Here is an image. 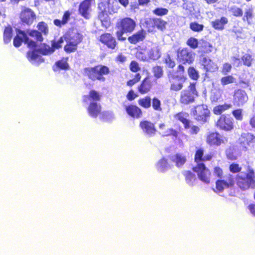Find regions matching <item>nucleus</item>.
I'll list each match as a JSON object with an SVG mask.
<instances>
[{
    "label": "nucleus",
    "instance_id": "38",
    "mask_svg": "<svg viewBox=\"0 0 255 255\" xmlns=\"http://www.w3.org/2000/svg\"><path fill=\"white\" fill-rule=\"evenodd\" d=\"M139 106L144 109H148L151 107V98L149 96L146 95L139 98L137 101Z\"/></svg>",
    "mask_w": 255,
    "mask_h": 255
},
{
    "label": "nucleus",
    "instance_id": "23",
    "mask_svg": "<svg viewBox=\"0 0 255 255\" xmlns=\"http://www.w3.org/2000/svg\"><path fill=\"white\" fill-rule=\"evenodd\" d=\"M152 88V81L149 76L144 78L137 87V91L141 95L148 93Z\"/></svg>",
    "mask_w": 255,
    "mask_h": 255
},
{
    "label": "nucleus",
    "instance_id": "2",
    "mask_svg": "<svg viewBox=\"0 0 255 255\" xmlns=\"http://www.w3.org/2000/svg\"><path fill=\"white\" fill-rule=\"evenodd\" d=\"M84 75L92 81L96 80L105 82L104 75L110 73L109 68L103 65H97L93 67H86L83 69Z\"/></svg>",
    "mask_w": 255,
    "mask_h": 255
},
{
    "label": "nucleus",
    "instance_id": "54",
    "mask_svg": "<svg viewBox=\"0 0 255 255\" xmlns=\"http://www.w3.org/2000/svg\"><path fill=\"white\" fill-rule=\"evenodd\" d=\"M204 25L198 23L197 22H192L189 24L190 28L194 32H199L202 31L204 29Z\"/></svg>",
    "mask_w": 255,
    "mask_h": 255
},
{
    "label": "nucleus",
    "instance_id": "60",
    "mask_svg": "<svg viewBox=\"0 0 255 255\" xmlns=\"http://www.w3.org/2000/svg\"><path fill=\"white\" fill-rule=\"evenodd\" d=\"M234 117L237 121H242L243 119V116L242 114V109H237L234 110L232 112Z\"/></svg>",
    "mask_w": 255,
    "mask_h": 255
},
{
    "label": "nucleus",
    "instance_id": "13",
    "mask_svg": "<svg viewBox=\"0 0 255 255\" xmlns=\"http://www.w3.org/2000/svg\"><path fill=\"white\" fill-rule=\"evenodd\" d=\"M37 27L38 30H28L27 31V33L29 36L35 38L36 41L41 42L43 40L42 34L46 35L48 33V27L45 22L41 21L38 23Z\"/></svg>",
    "mask_w": 255,
    "mask_h": 255
},
{
    "label": "nucleus",
    "instance_id": "64",
    "mask_svg": "<svg viewBox=\"0 0 255 255\" xmlns=\"http://www.w3.org/2000/svg\"><path fill=\"white\" fill-rule=\"evenodd\" d=\"M38 57L35 50L29 51L27 52V57L29 60H36Z\"/></svg>",
    "mask_w": 255,
    "mask_h": 255
},
{
    "label": "nucleus",
    "instance_id": "25",
    "mask_svg": "<svg viewBox=\"0 0 255 255\" xmlns=\"http://www.w3.org/2000/svg\"><path fill=\"white\" fill-rule=\"evenodd\" d=\"M146 31L143 29H141L135 33L128 37V40L131 44H136L137 43L143 41L146 37Z\"/></svg>",
    "mask_w": 255,
    "mask_h": 255
},
{
    "label": "nucleus",
    "instance_id": "33",
    "mask_svg": "<svg viewBox=\"0 0 255 255\" xmlns=\"http://www.w3.org/2000/svg\"><path fill=\"white\" fill-rule=\"evenodd\" d=\"M228 22V19L225 16H222L220 19H216L211 22L212 27L216 30H222L225 28V25Z\"/></svg>",
    "mask_w": 255,
    "mask_h": 255
},
{
    "label": "nucleus",
    "instance_id": "34",
    "mask_svg": "<svg viewBox=\"0 0 255 255\" xmlns=\"http://www.w3.org/2000/svg\"><path fill=\"white\" fill-rule=\"evenodd\" d=\"M171 159L178 168L182 167L187 161L186 156L180 153L175 154L172 156Z\"/></svg>",
    "mask_w": 255,
    "mask_h": 255
},
{
    "label": "nucleus",
    "instance_id": "31",
    "mask_svg": "<svg viewBox=\"0 0 255 255\" xmlns=\"http://www.w3.org/2000/svg\"><path fill=\"white\" fill-rule=\"evenodd\" d=\"M202 65L206 72H215L218 70L217 65L212 60L203 58L202 60Z\"/></svg>",
    "mask_w": 255,
    "mask_h": 255
},
{
    "label": "nucleus",
    "instance_id": "39",
    "mask_svg": "<svg viewBox=\"0 0 255 255\" xmlns=\"http://www.w3.org/2000/svg\"><path fill=\"white\" fill-rule=\"evenodd\" d=\"M71 13L69 11L67 10L64 12L62 16V20L58 19H54L53 21L54 24L58 27H61L62 25L66 24L70 19Z\"/></svg>",
    "mask_w": 255,
    "mask_h": 255
},
{
    "label": "nucleus",
    "instance_id": "14",
    "mask_svg": "<svg viewBox=\"0 0 255 255\" xmlns=\"http://www.w3.org/2000/svg\"><path fill=\"white\" fill-rule=\"evenodd\" d=\"M177 60L182 64H191L194 61V58L192 53L188 48H179L176 51Z\"/></svg>",
    "mask_w": 255,
    "mask_h": 255
},
{
    "label": "nucleus",
    "instance_id": "59",
    "mask_svg": "<svg viewBox=\"0 0 255 255\" xmlns=\"http://www.w3.org/2000/svg\"><path fill=\"white\" fill-rule=\"evenodd\" d=\"M129 70L134 73H137L140 70V68L139 64L136 61L132 60L130 62L129 65Z\"/></svg>",
    "mask_w": 255,
    "mask_h": 255
},
{
    "label": "nucleus",
    "instance_id": "17",
    "mask_svg": "<svg viewBox=\"0 0 255 255\" xmlns=\"http://www.w3.org/2000/svg\"><path fill=\"white\" fill-rule=\"evenodd\" d=\"M95 0H83L78 6V13L85 19H89L92 7L95 4Z\"/></svg>",
    "mask_w": 255,
    "mask_h": 255
},
{
    "label": "nucleus",
    "instance_id": "18",
    "mask_svg": "<svg viewBox=\"0 0 255 255\" xmlns=\"http://www.w3.org/2000/svg\"><path fill=\"white\" fill-rule=\"evenodd\" d=\"M19 18L22 23L30 25L36 19V16L32 9L23 7L19 13Z\"/></svg>",
    "mask_w": 255,
    "mask_h": 255
},
{
    "label": "nucleus",
    "instance_id": "36",
    "mask_svg": "<svg viewBox=\"0 0 255 255\" xmlns=\"http://www.w3.org/2000/svg\"><path fill=\"white\" fill-rule=\"evenodd\" d=\"M232 106L231 104L225 103L218 105L213 108V112L215 115H221L226 111L231 109Z\"/></svg>",
    "mask_w": 255,
    "mask_h": 255
},
{
    "label": "nucleus",
    "instance_id": "15",
    "mask_svg": "<svg viewBox=\"0 0 255 255\" xmlns=\"http://www.w3.org/2000/svg\"><path fill=\"white\" fill-rule=\"evenodd\" d=\"M99 41L111 50L118 49V43L116 38L110 33L105 32L99 37Z\"/></svg>",
    "mask_w": 255,
    "mask_h": 255
},
{
    "label": "nucleus",
    "instance_id": "50",
    "mask_svg": "<svg viewBox=\"0 0 255 255\" xmlns=\"http://www.w3.org/2000/svg\"><path fill=\"white\" fill-rule=\"evenodd\" d=\"M243 64L247 67H251L253 62L252 56L248 53L245 54L241 58Z\"/></svg>",
    "mask_w": 255,
    "mask_h": 255
},
{
    "label": "nucleus",
    "instance_id": "4",
    "mask_svg": "<svg viewBox=\"0 0 255 255\" xmlns=\"http://www.w3.org/2000/svg\"><path fill=\"white\" fill-rule=\"evenodd\" d=\"M236 185L242 191L255 188V171L251 166H248L245 176L240 174L236 176Z\"/></svg>",
    "mask_w": 255,
    "mask_h": 255
},
{
    "label": "nucleus",
    "instance_id": "3",
    "mask_svg": "<svg viewBox=\"0 0 255 255\" xmlns=\"http://www.w3.org/2000/svg\"><path fill=\"white\" fill-rule=\"evenodd\" d=\"M117 1L113 2V5L110 2H101L99 4V12L98 18L101 21L102 25L106 27L110 26L111 20L109 15L117 13L119 9Z\"/></svg>",
    "mask_w": 255,
    "mask_h": 255
},
{
    "label": "nucleus",
    "instance_id": "24",
    "mask_svg": "<svg viewBox=\"0 0 255 255\" xmlns=\"http://www.w3.org/2000/svg\"><path fill=\"white\" fill-rule=\"evenodd\" d=\"M204 148L202 147L197 148L195 152L194 160L197 163H203V162L210 161L212 158V155L207 154L204 156Z\"/></svg>",
    "mask_w": 255,
    "mask_h": 255
},
{
    "label": "nucleus",
    "instance_id": "35",
    "mask_svg": "<svg viewBox=\"0 0 255 255\" xmlns=\"http://www.w3.org/2000/svg\"><path fill=\"white\" fill-rule=\"evenodd\" d=\"M186 183L190 186H193L197 181L195 174L190 170H185L183 172Z\"/></svg>",
    "mask_w": 255,
    "mask_h": 255
},
{
    "label": "nucleus",
    "instance_id": "49",
    "mask_svg": "<svg viewBox=\"0 0 255 255\" xmlns=\"http://www.w3.org/2000/svg\"><path fill=\"white\" fill-rule=\"evenodd\" d=\"M152 72L153 76L156 79L160 78L163 75V70L161 66L155 65L152 68Z\"/></svg>",
    "mask_w": 255,
    "mask_h": 255
},
{
    "label": "nucleus",
    "instance_id": "32",
    "mask_svg": "<svg viewBox=\"0 0 255 255\" xmlns=\"http://www.w3.org/2000/svg\"><path fill=\"white\" fill-rule=\"evenodd\" d=\"M188 116V113L180 112L176 113L174 117L176 120L183 124L185 129H188L190 128L191 121L187 118Z\"/></svg>",
    "mask_w": 255,
    "mask_h": 255
},
{
    "label": "nucleus",
    "instance_id": "7",
    "mask_svg": "<svg viewBox=\"0 0 255 255\" xmlns=\"http://www.w3.org/2000/svg\"><path fill=\"white\" fill-rule=\"evenodd\" d=\"M238 143L242 151H249L255 146V135L249 132H242L238 139Z\"/></svg>",
    "mask_w": 255,
    "mask_h": 255
},
{
    "label": "nucleus",
    "instance_id": "30",
    "mask_svg": "<svg viewBox=\"0 0 255 255\" xmlns=\"http://www.w3.org/2000/svg\"><path fill=\"white\" fill-rule=\"evenodd\" d=\"M101 99V96L100 93L95 90H91L89 91V95H85L83 96V102L87 103L88 101L99 102Z\"/></svg>",
    "mask_w": 255,
    "mask_h": 255
},
{
    "label": "nucleus",
    "instance_id": "19",
    "mask_svg": "<svg viewBox=\"0 0 255 255\" xmlns=\"http://www.w3.org/2000/svg\"><path fill=\"white\" fill-rule=\"evenodd\" d=\"M206 142L210 146H219L225 143L222 135L218 131L209 132L206 137Z\"/></svg>",
    "mask_w": 255,
    "mask_h": 255
},
{
    "label": "nucleus",
    "instance_id": "5",
    "mask_svg": "<svg viewBox=\"0 0 255 255\" xmlns=\"http://www.w3.org/2000/svg\"><path fill=\"white\" fill-rule=\"evenodd\" d=\"M196 86L197 82H190L187 88L180 92L179 102L181 105L186 106L195 102L196 98L199 96Z\"/></svg>",
    "mask_w": 255,
    "mask_h": 255
},
{
    "label": "nucleus",
    "instance_id": "37",
    "mask_svg": "<svg viewBox=\"0 0 255 255\" xmlns=\"http://www.w3.org/2000/svg\"><path fill=\"white\" fill-rule=\"evenodd\" d=\"M135 56L140 61H149L148 50L146 48H141L138 49L135 53Z\"/></svg>",
    "mask_w": 255,
    "mask_h": 255
},
{
    "label": "nucleus",
    "instance_id": "47",
    "mask_svg": "<svg viewBox=\"0 0 255 255\" xmlns=\"http://www.w3.org/2000/svg\"><path fill=\"white\" fill-rule=\"evenodd\" d=\"M37 51L40 53L44 55L51 54L53 52V50L51 46L45 43L42 44Z\"/></svg>",
    "mask_w": 255,
    "mask_h": 255
},
{
    "label": "nucleus",
    "instance_id": "28",
    "mask_svg": "<svg viewBox=\"0 0 255 255\" xmlns=\"http://www.w3.org/2000/svg\"><path fill=\"white\" fill-rule=\"evenodd\" d=\"M198 52L202 55L210 53L213 49L212 45L206 40L201 39L199 41Z\"/></svg>",
    "mask_w": 255,
    "mask_h": 255
},
{
    "label": "nucleus",
    "instance_id": "46",
    "mask_svg": "<svg viewBox=\"0 0 255 255\" xmlns=\"http://www.w3.org/2000/svg\"><path fill=\"white\" fill-rule=\"evenodd\" d=\"M187 73L189 77L193 80L196 81L200 77L198 71L193 66L188 67Z\"/></svg>",
    "mask_w": 255,
    "mask_h": 255
},
{
    "label": "nucleus",
    "instance_id": "56",
    "mask_svg": "<svg viewBox=\"0 0 255 255\" xmlns=\"http://www.w3.org/2000/svg\"><path fill=\"white\" fill-rule=\"evenodd\" d=\"M63 42V39L62 37L59 38L58 40H53L51 41V47L53 50V52L55 49H59L62 46V44Z\"/></svg>",
    "mask_w": 255,
    "mask_h": 255
},
{
    "label": "nucleus",
    "instance_id": "42",
    "mask_svg": "<svg viewBox=\"0 0 255 255\" xmlns=\"http://www.w3.org/2000/svg\"><path fill=\"white\" fill-rule=\"evenodd\" d=\"M254 17V9L252 6L246 9L242 19L244 21H247L248 24H251V20Z\"/></svg>",
    "mask_w": 255,
    "mask_h": 255
},
{
    "label": "nucleus",
    "instance_id": "6",
    "mask_svg": "<svg viewBox=\"0 0 255 255\" xmlns=\"http://www.w3.org/2000/svg\"><path fill=\"white\" fill-rule=\"evenodd\" d=\"M191 114L194 119L201 124L207 123L211 116V112L205 104H200L194 106L191 110Z\"/></svg>",
    "mask_w": 255,
    "mask_h": 255
},
{
    "label": "nucleus",
    "instance_id": "10",
    "mask_svg": "<svg viewBox=\"0 0 255 255\" xmlns=\"http://www.w3.org/2000/svg\"><path fill=\"white\" fill-rule=\"evenodd\" d=\"M27 33L24 31L18 30L16 35L14 37L13 44L15 47H19L23 41L24 44L30 48L35 49L37 47L36 42L30 39L28 36Z\"/></svg>",
    "mask_w": 255,
    "mask_h": 255
},
{
    "label": "nucleus",
    "instance_id": "62",
    "mask_svg": "<svg viewBox=\"0 0 255 255\" xmlns=\"http://www.w3.org/2000/svg\"><path fill=\"white\" fill-rule=\"evenodd\" d=\"M110 116L111 113L109 111H101L98 116H99L100 119L102 121H106L110 118Z\"/></svg>",
    "mask_w": 255,
    "mask_h": 255
},
{
    "label": "nucleus",
    "instance_id": "11",
    "mask_svg": "<svg viewBox=\"0 0 255 255\" xmlns=\"http://www.w3.org/2000/svg\"><path fill=\"white\" fill-rule=\"evenodd\" d=\"M235 183L236 177L229 173L225 179H219L216 181V189L214 191L217 193L222 192L225 189L233 187Z\"/></svg>",
    "mask_w": 255,
    "mask_h": 255
},
{
    "label": "nucleus",
    "instance_id": "52",
    "mask_svg": "<svg viewBox=\"0 0 255 255\" xmlns=\"http://www.w3.org/2000/svg\"><path fill=\"white\" fill-rule=\"evenodd\" d=\"M199 42L195 37H191L186 41V44L191 49H195L198 47Z\"/></svg>",
    "mask_w": 255,
    "mask_h": 255
},
{
    "label": "nucleus",
    "instance_id": "9",
    "mask_svg": "<svg viewBox=\"0 0 255 255\" xmlns=\"http://www.w3.org/2000/svg\"><path fill=\"white\" fill-rule=\"evenodd\" d=\"M215 126L220 130L231 131L235 127L234 120L230 114L221 115L216 122Z\"/></svg>",
    "mask_w": 255,
    "mask_h": 255
},
{
    "label": "nucleus",
    "instance_id": "21",
    "mask_svg": "<svg viewBox=\"0 0 255 255\" xmlns=\"http://www.w3.org/2000/svg\"><path fill=\"white\" fill-rule=\"evenodd\" d=\"M169 81L170 83V89L173 91H178L181 90L183 87V82L180 81L183 79L184 81L186 77L184 76H179L175 75L172 73L168 75Z\"/></svg>",
    "mask_w": 255,
    "mask_h": 255
},
{
    "label": "nucleus",
    "instance_id": "8",
    "mask_svg": "<svg viewBox=\"0 0 255 255\" xmlns=\"http://www.w3.org/2000/svg\"><path fill=\"white\" fill-rule=\"evenodd\" d=\"M83 39V35L78 32L75 33L71 37H65L66 44L64 46V51L67 54L76 52L78 49V45L82 42Z\"/></svg>",
    "mask_w": 255,
    "mask_h": 255
},
{
    "label": "nucleus",
    "instance_id": "57",
    "mask_svg": "<svg viewBox=\"0 0 255 255\" xmlns=\"http://www.w3.org/2000/svg\"><path fill=\"white\" fill-rule=\"evenodd\" d=\"M232 15L235 17H241L243 15V11L242 8L238 7H232L230 9Z\"/></svg>",
    "mask_w": 255,
    "mask_h": 255
},
{
    "label": "nucleus",
    "instance_id": "63",
    "mask_svg": "<svg viewBox=\"0 0 255 255\" xmlns=\"http://www.w3.org/2000/svg\"><path fill=\"white\" fill-rule=\"evenodd\" d=\"M214 174L217 177L222 179L224 174L223 170L221 167L216 166L214 168Z\"/></svg>",
    "mask_w": 255,
    "mask_h": 255
},
{
    "label": "nucleus",
    "instance_id": "27",
    "mask_svg": "<svg viewBox=\"0 0 255 255\" xmlns=\"http://www.w3.org/2000/svg\"><path fill=\"white\" fill-rule=\"evenodd\" d=\"M101 110V105L95 102H91L87 108L88 115L93 118H97L100 114Z\"/></svg>",
    "mask_w": 255,
    "mask_h": 255
},
{
    "label": "nucleus",
    "instance_id": "16",
    "mask_svg": "<svg viewBox=\"0 0 255 255\" xmlns=\"http://www.w3.org/2000/svg\"><path fill=\"white\" fill-rule=\"evenodd\" d=\"M233 96V103L236 107L243 106L249 100L247 93L245 90L241 89L235 90Z\"/></svg>",
    "mask_w": 255,
    "mask_h": 255
},
{
    "label": "nucleus",
    "instance_id": "40",
    "mask_svg": "<svg viewBox=\"0 0 255 255\" xmlns=\"http://www.w3.org/2000/svg\"><path fill=\"white\" fill-rule=\"evenodd\" d=\"M151 107L155 112H161L163 110L161 101L157 97L155 96L151 99Z\"/></svg>",
    "mask_w": 255,
    "mask_h": 255
},
{
    "label": "nucleus",
    "instance_id": "45",
    "mask_svg": "<svg viewBox=\"0 0 255 255\" xmlns=\"http://www.w3.org/2000/svg\"><path fill=\"white\" fill-rule=\"evenodd\" d=\"M163 63L168 68L173 69L176 65L174 60L171 57L169 54H166L163 59Z\"/></svg>",
    "mask_w": 255,
    "mask_h": 255
},
{
    "label": "nucleus",
    "instance_id": "1",
    "mask_svg": "<svg viewBox=\"0 0 255 255\" xmlns=\"http://www.w3.org/2000/svg\"><path fill=\"white\" fill-rule=\"evenodd\" d=\"M136 22L131 18L125 17L120 18L116 23L115 27L117 29L116 35L118 40L125 41L126 37L124 34L131 33L136 27Z\"/></svg>",
    "mask_w": 255,
    "mask_h": 255
},
{
    "label": "nucleus",
    "instance_id": "61",
    "mask_svg": "<svg viewBox=\"0 0 255 255\" xmlns=\"http://www.w3.org/2000/svg\"><path fill=\"white\" fill-rule=\"evenodd\" d=\"M232 65L229 63H225L223 65L222 73L224 75H227L232 70Z\"/></svg>",
    "mask_w": 255,
    "mask_h": 255
},
{
    "label": "nucleus",
    "instance_id": "12",
    "mask_svg": "<svg viewBox=\"0 0 255 255\" xmlns=\"http://www.w3.org/2000/svg\"><path fill=\"white\" fill-rule=\"evenodd\" d=\"M192 170L197 174L199 179L203 182L210 183L211 173L204 163L197 164L192 167Z\"/></svg>",
    "mask_w": 255,
    "mask_h": 255
},
{
    "label": "nucleus",
    "instance_id": "29",
    "mask_svg": "<svg viewBox=\"0 0 255 255\" xmlns=\"http://www.w3.org/2000/svg\"><path fill=\"white\" fill-rule=\"evenodd\" d=\"M149 61H156L161 56V48L158 45H154L148 50Z\"/></svg>",
    "mask_w": 255,
    "mask_h": 255
},
{
    "label": "nucleus",
    "instance_id": "58",
    "mask_svg": "<svg viewBox=\"0 0 255 255\" xmlns=\"http://www.w3.org/2000/svg\"><path fill=\"white\" fill-rule=\"evenodd\" d=\"M178 135V131L173 129V128H169L167 129L165 132L162 133L163 136H173L174 137H177Z\"/></svg>",
    "mask_w": 255,
    "mask_h": 255
},
{
    "label": "nucleus",
    "instance_id": "20",
    "mask_svg": "<svg viewBox=\"0 0 255 255\" xmlns=\"http://www.w3.org/2000/svg\"><path fill=\"white\" fill-rule=\"evenodd\" d=\"M124 109L127 115L133 119H139L143 116L141 109L136 105L129 104L125 105Z\"/></svg>",
    "mask_w": 255,
    "mask_h": 255
},
{
    "label": "nucleus",
    "instance_id": "26",
    "mask_svg": "<svg viewBox=\"0 0 255 255\" xmlns=\"http://www.w3.org/2000/svg\"><path fill=\"white\" fill-rule=\"evenodd\" d=\"M68 59L69 58L68 57H63L60 59L56 61L52 67L53 70L54 72L60 70H69L70 69V67L68 62Z\"/></svg>",
    "mask_w": 255,
    "mask_h": 255
},
{
    "label": "nucleus",
    "instance_id": "43",
    "mask_svg": "<svg viewBox=\"0 0 255 255\" xmlns=\"http://www.w3.org/2000/svg\"><path fill=\"white\" fill-rule=\"evenodd\" d=\"M12 28L10 25L6 26L3 31V41L4 43H9L12 38Z\"/></svg>",
    "mask_w": 255,
    "mask_h": 255
},
{
    "label": "nucleus",
    "instance_id": "55",
    "mask_svg": "<svg viewBox=\"0 0 255 255\" xmlns=\"http://www.w3.org/2000/svg\"><path fill=\"white\" fill-rule=\"evenodd\" d=\"M229 170L230 172L236 174L241 171L242 167L238 163L233 162L229 165Z\"/></svg>",
    "mask_w": 255,
    "mask_h": 255
},
{
    "label": "nucleus",
    "instance_id": "53",
    "mask_svg": "<svg viewBox=\"0 0 255 255\" xmlns=\"http://www.w3.org/2000/svg\"><path fill=\"white\" fill-rule=\"evenodd\" d=\"M169 10L166 8L158 7L152 10V13L157 16H162L167 15Z\"/></svg>",
    "mask_w": 255,
    "mask_h": 255
},
{
    "label": "nucleus",
    "instance_id": "48",
    "mask_svg": "<svg viewBox=\"0 0 255 255\" xmlns=\"http://www.w3.org/2000/svg\"><path fill=\"white\" fill-rule=\"evenodd\" d=\"M220 81L222 86H225L235 82L236 78L231 75H228L222 77Z\"/></svg>",
    "mask_w": 255,
    "mask_h": 255
},
{
    "label": "nucleus",
    "instance_id": "22",
    "mask_svg": "<svg viewBox=\"0 0 255 255\" xmlns=\"http://www.w3.org/2000/svg\"><path fill=\"white\" fill-rule=\"evenodd\" d=\"M139 127L145 134L149 136H154L157 132L154 124L148 120L141 121Z\"/></svg>",
    "mask_w": 255,
    "mask_h": 255
},
{
    "label": "nucleus",
    "instance_id": "41",
    "mask_svg": "<svg viewBox=\"0 0 255 255\" xmlns=\"http://www.w3.org/2000/svg\"><path fill=\"white\" fill-rule=\"evenodd\" d=\"M156 167L158 171L164 172L170 167L167 160L163 157L160 159L156 164Z\"/></svg>",
    "mask_w": 255,
    "mask_h": 255
},
{
    "label": "nucleus",
    "instance_id": "51",
    "mask_svg": "<svg viewBox=\"0 0 255 255\" xmlns=\"http://www.w3.org/2000/svg\"><path fill=\"white\" fill-rule=\"evenodd\" d=\"M141 78V76L139 73H136L132 79H129L126 82L127 86L128 87H132L135 84L140 81Z\"/></svg>",
    "mask_w": 255,
    "mask_h": 255
},
{
    "label": "nucleus",
    "instance_id": "44",
    "mask_svg": "<svg viewBox=\"0 0 255 255\" xmlns=\"http://www.w3.org/2000/svg\"><path fill=\"white\" fill-rule=\"evenodd\" d=\"M154 26L158 29L163 31L166 28L167 22L161 18H155L152 19Z\"/></svg>",
    "mask_w": 255,
    "mask_h": 255
}]
</instances>
